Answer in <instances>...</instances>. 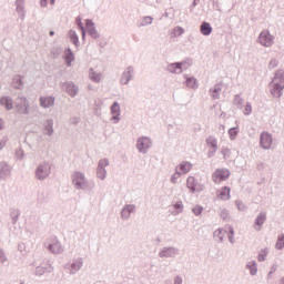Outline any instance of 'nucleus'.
<instances>
[{"label": "nucleus", "instance_id": "obj_1", "mask_svg": "<svg viewBox=\"0 0 284 284\" xmlns=\"http://www.w3.org/2000/svg\"><path fill=\"white\" fill-rule=\"evenodd\" d=\"M268 88H271L270 92L272 97H276V99H281V97H283V90H284V71L283 70L275 71L274 78L270 82Z\"/></svg>", "mask_w": 284, "mask_h": 284}, {"label": "nucleus", "instance_id": "obj_2", "mask_svg": "<svg viewBox=\"0 0 284 284\" xmlns=\"http://www.w3.org/2000/svg\"><path fill=\"white\" fill-rule=\"evenodd\" d=\"M16 110L18 114H24V116H28V114H30V101L28 98L19 95L16 100Z\"/></svg>", "mask_w": 284, "mask_h": 284}, {"label": "nucleus", "instance_id": "obj_3", "mask_svg": "<svg viewBox=\"0 0 284 284\" xmlns=\"http://www.w3.org/2000/svg\"><path fill=\"white\" fill-rule=\"evenodd\" d=\"M51 169L52 166L49 162H43L42 164H39L36 169V179H38V181H45V179L50 176Z\"/></svg>", "mask_w": 284, "mask_h": 284}, {"label": "nucleus", "instance_id": "obj_4", "mask_svg": "<svg viewBox=\"0 0 284 284\" xmlns=\"http://www.w3.org/2000/svg\"><path fill=\"white\" fill-rule=\"evenodd\" d=\"M72 183L77 190L88 189V181L85 180V174H83L81 171L74 172Z\"/></svg>", "mask_w": 284, "mask_h": 284}, {"label": "nucleus", "instance_id": "obj_5", "mask_svg": "<svg viewBox=\"0 0 284 284\" xmlns=\"http://www.w3.org/2000/svg\"><path fill=\"white\" fill-rule=\"evenodd\" d=\"M47 250L50 251L51 254H62L63 245L57 236H51L48 240Z\"/></svg>", "mask_w": 284, "mask_h": 284}, {"label": "nucleus", "instance_id": "obj_6", "mask_svg": "<svg viewBox=\"0 0 284 284\" xmlns=\"http://www.w3.org/2000/svg\"><path fill=\"white\" fill-rule=\"evenodd\" d=\"M257 43H261L264 48H272L274 45V36L270 34V30L261 31Z\"/></svg>", "mask_w": 284, "mask_h": 284}, {"label": "nucleus", "instance_id": "obj_7", "mask_svg": "<svg viewBox=\"0 0 284 284\" xmlns=\"http://www.w3.org/2000/svg\"><path fill=\"white\" fill-rule=\"evenodd\" d=\"M205 143L211 148V150L207 151V159H214V156H216V151L219 150V140H216V136L214 135H209Z\"/></svg>", "mask_w": 284, "mask_h": 284}, {"label": "nucleus", "instance_id": "obj_8", "mask_svg": "<svg viewBox=\"0 0 284 284\" xmlns=\"http://www.w3.org/2000/svg\"><path fill=\"white\" fill-rule=\"evenodd\" d=\"M186 186L191 194H196V192H203V190H205V185L199 184V180H196L194 176L187 178Z\"/></svg>", "mask_w": 284, "mask_h": 284}, {"label": "nucleus", "instance_id": "obj_9", "mask_svg": "<svg viewBox=\"0 0 284 284\" xmlns=\"http://www.w3.org/2000/svg\"><path fill=\"white\" fill-rule=\"evenodd\" d=\"M136 148L140 154H148V150L152 148V139L149 136L139 138L136 141Z\"/></svg>", "mask_w": 284, "mask_h": 284}, {"label": "nucleus", "instance_id": "obj_10", "mask_svg": "<svg viewBox=\"0 0 284 284\" xmlns=\"http://www.w3.org/2000/svg\"><path fill=\"white\" fill-rule=\"evenodd\" d=\"M272 143H274V138L270 132L264 131L260 134V148H262V150H270Z\"/></svg>", "mask_w": 284, "mask_h": 284}, {"label": "nucleus", "instance_id": "obj_11", "mask_svg": "<svg viewBox=\"0 0 284 284\" xmlns=\"http://www.w3.org/2000/svg\"><path fill=\"white\" fill-rule=\"evenodd\" d=\"M61 88L72 99H74V97H77V94H79V87L75 85L74 82H72V81L62 82Z\"/></svg>", "mask_w": 284, "mask_h": 284}, {"label": "nucleus", "instance_id": "obj_12", "mask_svg": "<svg viewBox=\"0 0 284 284\" xmlns=\"http://www.w3.org/2000/svg\"><path fill=\"white\" fill-rule=\"evenodd\" d=\"M231 172L229 169H217L214 171V173L212 174V180L214 181V183H216L217 181H227V179H230L231 176Z\"/></svg>", "mask_w": 284, "mask_h": 284}, {"label": "nucleus", "instance_id": "obj_13", "mask_svg": "<svg viewBox=\"0 0 284 284\" xmlns=\"http://www.w3.org/2000/svg\"><path fill=\"white\" fill-rule=\"evenodd\" d=\"M85 28H87V32H88L89 37H91V39H99V37H101V34L97 30V23H94V21L92 19L85 20Z\"/></svg>", "mask_w": 284, "mask_h": 284}, {"label": "nucleus", "instance_id": "obj_14", "mask_svg": "<svg viewBox=\"0 0 284 284\" xmlns=\"http://www.w3.org/2000/svg\"><path fill=\"white\" fill-rule=\"evenodd\" d=\"M111 121H113V123H119V121H121V104H119L118 101H114L111 106Z\"/></svg>", "mask_w": 284, "mask_h": 284}, {"label": "nucleus", "instance_id": "obj_15", "mask_svg": "<svg viewBox=\"0 0 284 284\" xmlns=\"http://www.w3.org/2000/svg\"><path fill=\"white\" fill-rule=\"evenodd\" d=\"M176 254H179V248L172 247V246L163 247L159 252L160 258H174V256H176Z\"/></svg>", "mask_w": 284, "mask_h": 284}, {"label": "nucleus", "instance_id": "obj_16", "mask_svg": "<svg viewBox=\"0 0 284 284\" xmlns=\"http://www.w3.org/2000/svg\"><path fill=\"white\" fill-rule=\"evenodd\" d=\"M12 174V166L8 162H0V181H6Z\"/></svg>", "mask_w": 284, "mask_h": 284}, {"label": "nucleus", "instance_id": "obj_17", "mask_svg": "<svg viewBox=\"0 0 284 284\" xmlns=\"http://www.w3.org/2000/svg\"><path fill=\"white\" fill-rule=\"evenodd\" d=\"M265 221H267V213L260 212L254 220V230L256 232H261V230H263V225H265Z\"/></svg>", "mask_w": 284, "mask_h": 284}, {"label": "nucleus", "instance_id": "obj_18", "mask_svg": "<svg viewBox=\"0 0 284 284\" xmlns=\"http://www.w3.org/2000/svg\"><path fill=\"white\" fill-rule=\"evenodd\" d=\"M132 74H134V67L130 65L126 68L125 71H123L121 79H120V83L122 85H128V83H130V81H132Z\"/></svg>", "mask_w": 284, "mask_h": 284}, {"label": "nucleus", "instance_id": "obj_19", "mask_svg": "<svg viewBox=\"0 0 284 284\" xmlns=\"http://www.w3.org/2000/svg\"><path fill=\"white\" fill-rule=\"evenodd\" d=\"M39 101L40 108H44V110H47L48 108H52L54 105V101H57V99L54 98V95H48L40 97Z\"/></svg>", "mask_w": 284, "mask_h": 284}, {"label": "nucleus", "instance_id": "obj_20", "mask_svg": "<svg viewBox=\"0 0 284 284\" xmlns=\"http://www.w3.org/2000/svg\"><path fill=\"white\" fill-rule=\"evenodd\" d=\"M223 91V82L214 84L213 88L209 90L210 97L216 101V99H221V92Z\"/></svg>", "mask_w": 284, "mask_h": 284}, {"label": "nucleus", "instance_id": "obj_21", "mask_svg": "<svg viewBox=\"0 0 284 284\" xmlns=\"http://www.w3.org/2000/svg\"><path fill=\"white\" fill-rule=\"evenodd\" d=\"M135 210H136V205L134 204L124 205L123 209L121 210V219H123L124 221H128V219H130L131 214H133Z\"/></svg>", "mask_w": 284, "mask_h": 284}, {"label": "nucleus", "instance_id": "obj_22", "mask_svg": "<svg viewBox=\"0 0 284 284\" xmlns=\"http://www.w3.org/2000/svg\"><path fill=\"white\" fill-rule=\"evenodd\" d=\"M62 59L64 60L67 68L72 67V62L74 61V52L72 51V49L70 47H68L64 50V54L62 55Z\"/></svg>", "mask_w": 284, "mask_h": 284}, {"label": "nucleus", "instance_id": "obj_23", "mask_svg": "<svg viewBox=\"0 0 284 284\" xmlns=\"http://www.w3.org/2000/svg\"><path fill=\"white\" fill-rule=\"evenodd\" d=\"M232 192V189L230 186H223L220 190H217V199H221V201H230L232 199V195L230 194Z\"/></svg>", "mask_w": 284, "mask_h": 284}, {"label": "nucleus", "instance_id": "obj_24", "mask_svg": "<svg viewBox=\"0 0 284 284\" xmlns=\"http://www.w3.org/2000/svg\"><path fill=\"white\" fill-rule=\"evenodd\" d=\"M0 105H3L7 112H10V110H14V101L9 95H3L0 98Z\"/></svg>", "mask_w": 284, "mask_h": 284}, {"label": "nucleus", "instance_id": "obj_25", "mask_svg": "<svg viewBox=\"0 0 284 284\" xmlns=\"http://www.w3.org/2000/svg\"><path fill=\"white\" fill-rule=\"evenodd\" d=\"M43 130L47 136H52V134H54V120H45V122L43 123Z\"/></svg>", "mask_w": 284, "mask_h": 284}, {"label": "nucleus", "instance_id": "obj_26", "mask_svg": "<svg viewBox=\"0 0 284 284\" xmlns=\"http://www.w3.org/2000/svg\"><path fill=\"white\" fill-rule=\"evenodd\" d=\"M171 74H181L183 72V64L179 62L170 63L166 68Z\"/></svg>", "mask_w": 284, "mask_h": 284}, {"label": "nucleus", "instance_id": "obj_27", "mask_svg": "<svg viewBox=\"0 0 284 284\" xmlns=\"http://www.w3.org/2000/svg\"><path fill=\"white\" fill-rule=\"evenodd\" d=\"M16 10H17L20 19H26V1L16 0Z\"/></svg>", "mask_w": 284, "mask_h": 284}, {"label": "nucleus", "instance_id": "obj_28", "mask_svg": "<svg viewBox=\"0 0 284 284\" xmlns=\"http://www.w3.org/2000/svg\"><path fill=\"white\" fill-rule=\"evenodd\" d=\"M212 24L207 21H203L200 26V32L203 37H210V34H212Z\"/></svg>", "mask_w": 284, "mask_h": 284}, {"label": "nucleus", "instance_id": "obj_29", "mask_svg": "<svg viewBox=\"0 0 284 284\" xmlns=\"http://www.w3.org/2000/svg\"><path fill=\"white\" fill-rule=\"evenodd\" d=\"M54 272V266L49 265V267L45 266H38L36 268V276H43V274H52Z\"/></svg>", "mask_w": 284, "mask_h": 284}, {"label": "nucleus", "instance_id": "obj_30", "mask_svg": "<svg viewBox=\"0 0 284 284\" xmlns=\"http://www.w3.org/2000/svg\"><path fill=\"white\" fill-rule=\"evenodd\" d=\"M12 88H14V90H23V77L20 74L14 75L12 79Z\"/></svg>", "mask_w": 284, "mask_h": 284}, {"label": "nucleus", "instance_id": "obj_31", "mask_svg": "<svg viewBox=\"0 0 284 284\" xmlns=\"http://www.w3.org/2000/svg\"><path fill=\"white\" fill-rule=\"evenodd\" d=\"M185 85L186 88H191V90L199 89V81L194 77H186L185 78Z\"/></svg>", "mask_w": 284, "mask_h": 284}, {"label": "nucleus", "instance_id": "obj_32", "mask_svg": "<svg viewBox=\"0 0 284 284\" xmlns=\"http://www.w3.org/2000/svg\"><path fill=\"white\" fill-rule=\"evenodd\" d=\"M69 39L73 43V45H75V48H79L81 45V42H79V34H77L75 30H69Z\"/></svg>", "mask_w": 284, "mask_h": 284}, {"label": "nucleus", "instance_id": "obj_33", "mask_svg": "<svg viewBox=\"0 0 284 284\" xmlns=\"http://www.w3.org/2000/svg\"><path fill=\"white\" fill-rule=\"evenodd\" d=\"M10 216L12 225H17L19 217L21 216V210L19 209H10Z\"/></svg>", "mask_w": 284, "mask_h": 284}, {"label": "nucleus", "instance_id": "obj_34", "mask_svg": "<svg viewBox=\"0 0 284 284\" xmlns=\"http://www.w3.org/2000/svg\"><path fill=\"white\" fill-rule=\"evenodd\" d=\"M246 270L250 271L251 276H256L258 273V265L256 264V261H251L246 264Z\"/></svg>", "mask_w": 284, "mask_h": 284}, {"label": "nucleus", "instance_id": "obj_35", "mask_svg": "<svg viewBox=\"0 0 284 284\" xmlns=\"http://www.w3.org/2000/svg\"><path fill=\"white\" fill-rule=\"evenodd\" d=\"M236 126H233L231 129H229V136L231 139V141H236V138L239 136V120L235 121Z\"/></svg>", "mask_w": 284, "mask_h": 284}, {"label": "nucleus", "instance_id": "obj_36", "mask_svg": "<svg viewBox=\"0 0 284 284\" xmlns=\"http://www.w3.org/2000/svg\"><path fill=\"white\" fill-rule=\"evenodd\" d=\"M179 170L181 174H187V172L192 170V163L183 161L182 163H180Z\"/></svg>", "mask_w": 284, "mask_h": 284}, {"label": "nucleus", "instance_id": "obj_37", "mask_svg": "<svg viewBox=\"0 0 284 284\" xmlns=\"http://www.w3.org/2000/svg\"><path fill=\"white\" fill-rule=\"evenodd\" d=\"M267 254H270V248H267V247L262 248L260 251V253L257 254L258 263H263V262L267 261Z\"/></svg>", "mask_w": 284, "mask_h": 284}, {"label": "nucleus", "instance_id": "obj_38", "mask_svg": "<svg viewBox=\"0 0 284 284\" xmlns=\"http://www.w3.org/2000/svg\"><path fill=\"white\" fill-rule=\"evenodd\" d=\"M97 176L100 181H105V176H108V171L104 168H97Z\"/></svg>", "mask_w": 284, "mask_h": 284}, {"label": "nucleus", "instance_id": "obj_39", "mask_svg": "<svg viewBox=\"0 0 284 284\" xmlns=\"http://www.w3.org/2000/svg\"><path fill=\"white\" fill-rule=\"evenodd\" d=\"M51 54L53 59H59L61 54H63V48L62 47H53L51 49Z\"/></svg>", "mask_w": 284, "mask_h": 284}, {"label": "nucleus", "instance_id": "obj_40", "mask_svg": "<svg viewBox=\"0 0 284 284\" xmlns=\"http://www.w3.org/2000/svg\"><path fill=\"white\" fill-rule=\"evenodd\" d=\"M152 21H154V18L150 17V16H145L142 18V21L140 23V28H143L145 26H152Z\"/></svg>", "mask_w": 284, "mask_h": 284}, {"label": "nucleus", "instance_id": "obj_41", "mask_svg": "<svg viewBox=\"0 0 284 284\" xmlns=\"http://www.w3.org/2000/svg\"><path fill=\"white\" fill-rule=\"evenodd\" d=\"M173 209L175 210V214H181L183 212V201H178L175 203H173Z\"/></svg>", "mask_w": 284, "mask_h": 284}, {"label": "nucleus", "instance_id": "obj_42", "mask_svg": "<svg viewBox=\"0 0 284 284\" xmlns=\"http://www.w3.org/2000/svg\"><path fill=\"white\" fill-rule=\"evenodd\" d=\"M91 81H93V83H100L101 82V74L94 72L92 69H91V72L89 74Z\"/></svg>", "mask_w": 284, "mask_h": 284}, {"label": "nucleus", "instance_id": "obj_43", "mask_svg": "<svg viewBox=\"0 0 284 284\" xmlns=\"http://www.w3.org/2000/svg\"><path fill=\"white\" fill-rule=\"evenodd\" d=\"M276 250H284V234L277 236V241L275 244Z\"/></svg>", "mask_w": 284, "mask_h": 284}, {"label": "nucleus", "instance_id": "obj_44", "mask_svg": "<svg viewBox=\"0 0 284 284\" xmlns=\"http://www.w3.org/2000/svg\"><path fill=\"white\" fill-rule=\"evenodd\" d=\"M220 216L223 221H230V210L221 209Z\"/></svg>", "mask_w": 284, "mask_h": 284}, {"label": "nucleus", "instance_id": "obj_45", "mask_svg": "<svg viewBox=\"0 0 284 284\" xmlns=\"http://www.w3.org/2000/svg\"><path fill=\"white\" fill-rule=\"evenodd\" d=\"M82 267H83V261L73 262L71 264V270H73V272H79V270H81Z\"/></svg>", "mask_w": 284, "mask_h": 284}, {"label": "nucleus", "instance_id": "obj_46", "mask_svg": "<svg viewBox=\"0 0 284 284\" xmlns=\"http://www.w3.org/2000/svg\"><path fill=\"white\" fill-rule=\"evenodd\" d=\"M182 64V71L183 70H187V68H190L192 65V59L186 58L185 60L178 62Z\"/></svg>", "mask_w": 284, "mask_h": 284}, {"label": "nucleus", "instance_id": "obj_47", "mask_svg": "<svg viewBox=\"0 0 284 284\" xmlns=\"http://www.w3.org/2000/svg\"><path fill=\"white\" fill-rule=\"evenodd\" d=\"M174 37H181L182 34H185V29L183 27H175L173 29Z\"/></svg>", "mask_w": 284, "mask_h": 284}, {"label": "nucleus", "instance_id": "obj_48", "mask_svg": "<svg viewBox=\"0 0 284 284\" xmlns=\"http://www.w3.org/2000/svg\"><path fill=\"white\" fill-rule=\"evenodd\" d=\"M243 98H241V94H235L233 103L234 105H236L237 108H240L241 105H243Z\"/></svg>", "mask_w": 284, "mask_h": 284}, {"label": "nucleus", "instance_id": "obj_49", "mask_svg": "<svg viewBox=\"0 0 284 284\" xmlns=\"http://www.w3.org/2000/svg\"><path fill=\"white\" fill-rule=\"evenodd\" d=\"M192 212L195 216H201V214H203V207L201 205H195L192 209Z\"/></svg>", "mask_w": 284, "mask_h": 284}, {"label": "nucleus", "instance_id": "obj_50", "mask_svg": "<svg viewBox=\"0 0 284 284\" xmlns=\"http://www.w3.org/2000/svg\"><path fill=\"white\" fill-rule=\"evenodd\" d=\"M75 26L78 27V30H85V26L83 24V21L81 20V16L75 18Z\"/></svg>", "mask_w": 284, "mask_h": 284}, {"label": "nucleus", "instance_id": "obj_51", "mask_svg": "<svg viewBox=\"0 0 284 284\" xmlns=\"http://www.w3.org/2000/svg\"><path fill=\"white\" fill-rule=\"evenodd\" d=\"M110 165V160L108 158L101 159L98 163V168H108Z\"/></svg>", "mask_w": 284, "mask_h": 284}, {"label": "nucleus", "instance_id": "obj_52", "mask_svg": "<svg viewBox=\"0 0 284 284\" xmlns=\"http://www.w3.org/2000/svg\"><path fill=\"white\" fill-rule=\"evenodd\" d=\"M221 154L223 155V159H224L225 161H227V159H230L231 151H230L229 148H223V149L221 150Z\"/></svg>", "mask_w": 284, "mask_h": 284}, {"label": "nucleus", "instance_id": "obj_53", "mask_svg": "<svg viewBox=\"0 0 284 284\" xmlns=\"http://www.w3.org/2000/svg\"><path fill=\"white\" fill-rule=\"evenodd\" d=\"M214 236L216 239H219L220 243H223V230L222 229H217L215 232H214Z\"/></svg>", "mask_w": 284, "mask_h": 284}, {"label": "nucleus", "instance_id": "obj_54", "mask_svg": "<svg viewBox=\"0 0 284 284\" xmlns=\"http://www.w3.org/2000/svg\"><path fill=\"white\" fill-rule=\"evenodd\" d=\"M250 114H252V103L246 102V105H245V109H244V115L250 116Z\"/></svg>", "mask_w": 284, "mask_h": 284}, {"label": "nucleus", "instance_id": "obj_55", "mask_svg": "<svg viewBox=\"0 0 284 284\" xmlns=\"http://www.w3.org/2000/svg\"><path fill=\"white\" fill-rule=\"evenodd\" d=\"M235 205L240 212H243L245 210V204L241 200H236Z\"/></svg>", "mask_w": 284, "mask_h": 284}, {"label": "nucleus", "instance_id": "obj_56", "mask_svg": "<svg viewBox=\"0 0 284 284\" xmlns=\"http://www.w3.org/2000/svg\"><path fill=\"white\" fill-rule=\"evenodd\" d=\"M179 176H181V171H175L171 176V183H176V181H179Z\"/></svg>", "mask_w": 284, "mask_h": 284}, {"label": "nucleus", "instance_id": "obj_57", "mask_svg": "<svg viewBox=\"0 0 284 284\" xmlns=\"http://www.w3.org/2000/svg\"><path fill=\"white\" fill-rule=\"evenodd\" d=\"M270 70H274V68H278V60L272 59L268 63Z\"/></svg>", "mask_w": 284, "mask_h": 284}, {"label": "nucleus", "instance_id": "obj_58", "mask_svg": "<svg viewBox=\"0 0 284 284\" xmlns=\"http://www.w3.org/2000/svg\"><path fill=\"white\" fill-rule=\"evenodd\" d=\"M6 261H8V256L3 252V248H0V263H6Z\"/></svg>", "mask_w": 284, "mask_h": 284}, {"label": "nucleus", "instance_id": "obj_59", "mask_svg": "<svg viewBox=\"0 0 284 284\" xmlns=\"http://www.w3.org/2000/svg\"><path fill=\"white\" fill-rule=\"evenodd\" d=\"M8 144V136H3L0 141V151Z\"/></svg>", "mask_w": 284, "mask_h": 284}, {"label": "nucleus", "instance_id": "obj_60", "mask_svg": "<svg viewBox=\"0 0 284 284\" xmlns=\"http://www.w3.org/2000/svg\"><path fill=\"white\" fill-rule=\"evenodd\" d=\"M256 170H257L258 172H262V170H265V163H263V162L257 163Z\"/></svg>", "mask_w": 284, "mask_h": 284}, {"label": "nucleus", "instance_id": "obj_61", "mask_svg": "<svg viewBox=\"0 0 284 284\" xmlns=\"http://www.w3.org/2000/svg\"><path fill=\"white\" fill-rule=\"evenodd\" d=\"M173 284H183V278L181 276H175L174 277V283Z\"/></svg>", "mask_w": 284, "mask_h": 284}, {"label": "nucleus", "instance_id": "obj_62", "mask_svg": "<svg viewBox=\"0 0 284 284\" xmlns=\"http://www.w3.org/2000/svg\"><path fill=\"white\" fill-rule=\"evenodd\" d=\"M16 156L18 158V159H23V151L20 149V150H17L16 151Z\"/></svg>", "mask_w": 284, "mask_h": 284}, {"label": "nucleus", "instance_id": "obj_63", "mask_svg": "<svg viewBox=\"0 0 284 284\" xmlns=\"http://www.w3.org/2000/svg\"><path fill=\"white\" fill-rule=\"evenodd\" d=\"M227 232H229V236H234V227L233 226H229Z\"/></svg>", "mask_w": 284, "mask_h": 284}, {"label": "nucleus", "instance_id": "obj_64", "mask_svg": "<svg viewBox=\"0 0 284 284\" xmlns=\"http://www.w3.org/2000/svg\"><path fill=\"white\" fill-rule=\"evenodd\" d=\"M41 8H48V0H40Z\"/></svg>", "mask_w": 284, "mask_h": 284}]
</instances>
